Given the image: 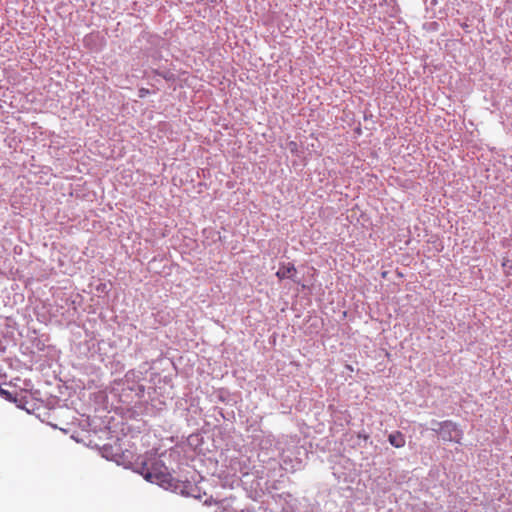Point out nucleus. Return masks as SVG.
Returning <instances> with one entry per match:
<instances>
[{
    "instance_id": "nucleus-1",
    "label": "nucleus",
    "mask_w": 512,
    "mask_h": 512,
    "mask_svg": "<svg viewBox=\"0 0 512 512\" xmlns=\"http://www.w3.org/2000/svg\"><path fill=\"white\" fill-rule=\"evenodd\" d=\"M141 474L147 481L156 483L165 489L173 487V478L160 460L153 462L151 467L146 468L145 472H141Z\"/></svg>"
},
{
    "instance_id": "nucleus-2",
    "label": "nucleus",
    "mask_w": 512,
    "mask_h": 512,
    "mask_svg": "<svg viewBox=\"0 0 512 512\" xmlns=\"http://www.w3.org/2000/svg\"><path fill=\"white\" fill-rule=\"evenodd\" d=\"M431 430L436 432L444 441L459 442L462 438V431L452 421L438 422L433 420L431 422Z\"/></svg>"
},
{
    "instance_id": "nucleus-3",
    "label": "nucleus",
    "mask_w": 512,
    "mask_h": 512,
    "mask_svg": "<svg viewBox=\"0 0 512 512\" xmlns=\"http://www.w3.org/2000/svg\"><path fill=\"white\" fill-rule=\"evenodd\" d=\"M295 274H296V268L291 263H288L287 265H282L276 272V276L280 280L294 279Z\"/></svg>"
},
{
    "instance_id": "nucleus-4",
    "label": "nucleus",
    "mask_w": 512,
    "mask_h": 512,
    "mask_svg": "<svg viewBox=\"0 0 512 512\" xmlns=\"http://www.w3.org/2000/svg\"><path fill=\"white\" fill-rule=\"evenodd\" d=\"M301 462L299 460H292L288 455L282 453L281 466L287 472H294L300 468Z\"/></svg>"
},
{
    "instance_id": "nucleus-5",
    "label": "nucleus",
    "mask_w": 512,
    "mask_h": 512,
    "mask_svg": "<svg viewBox=\"0 0 512 512\" xmlns=\"http://www.w3.org/2000/svg\"><path fill=\"white\" fill-rule=\"evenodd\" d=\"M388 441L395 448H401L405 445V437L399 431L391 433L388 437Z\"/></svg>"
},
{
    "instance_id": "nucleus-6",
    "label": "nucleus",
    "mask_w": 512,
    "mask_h": 512,
    "mask_svg": "<svg viewBox=\"0 0 512 512\" xmlns=\"http://www.w3.org/2000/svg\"><path fill=\"white\" fill-rule=\"evenodd\" d=\"M1 394H2L6 399H8V400H10V401H12V400H13V399H12V396H11V394H10V392H8V391H6V390L1 389Z\"/></svg>"
},
{
    "instance_id": "nucleus-7",
    "label": "nucleus",
    "mask_w": 512,
    "mask_h": 512,
    "mask_svg": "<svg viewBox=\"0 0 512 512\" xmlns=\"http://www.w3.org/2000/svg\"><path fill=\"white\" fill-rule=\"evenodd\" d=\"M146 93H148V91L142 89L140 90V97H144L146 95Z\"/></svg>"
}]
</instances>
